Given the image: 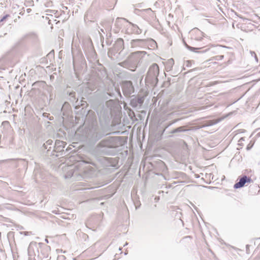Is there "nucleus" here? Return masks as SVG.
<instances>
[{"label":"nucleus","mask_w":260,"mask_h":260,"mask_svg":"<svg viewBox=\"0 0 260 260\" xmlns=\"http://www.w3.org/2000/svg\"><path fill=\"white\" fill-rule=\"evenodd\" d=\"M117 137H108L101 141L94 148V152L99 155H110L111 149L118 146Z\"/></svg>","instance_id":"obj_1"},{"label":"nucleus","mask_w":260,"mask_h":260,"mask_svg":"<svg viewBox=\"0 0 260 260\" xmlns=\"http://www.w3.org/2000/svg\"><path fill=\"white\" fill-rule=\"evenodd\" d=\"M143 53H144L143 51H136L132 53L126 60L119 63L118 65L132 71H134L137 68V62L138 61L137 55Z\"/></svg>","instance_id":"obj_2"},{"label":"nucleus","mask_w":260,"mask_h":260,"mask_svg":"<svg viewBox=\"0 0 260 260\" xmlns=\"http://www.w3.org/2000/svg\"><path fill=\"white\" fill-rule=\"evenodd\" d=\"M124 22L126 23V26H129L133 28V29L131 31H128V30H127L126 31L127 34H131L133 32H135L136 34L141 33V31L137 26V25L128 22L125 18H117L115 21V25L117 26V28L116 29H114V31L115 33H117L119 31V30L121 28L120 25L123 24Z\"/></svg>","instance_id":"obj_3"},{"label":"nucleus","mask_w":260,"mask_h":260,"mask_svg":"<svg viewBox=\"0 0 260 260\" xmlns=\"http://www.w3.org/2000/svg\"><path fill=\"white\" fill-rule=\"evenodd\" d=\"M124 22L126 23V26H129L133 28V29L131 31H128V30H127L126 31L127 34H131L133 32H135L136 34L141 33V31L137 26V25L128 22L125 18H117L115 21V25L117 26V28L116 29H114V31L115 33H117L119 31V30L121 28L120 25L123 24Z\"/></svg>","instance_id":"obj_4"},{"label":"nucleus","mask_w":260,"mask_h":260,"mask_svg":"<svg viewBox=\"0 0 260 260\" xmlns=\"http://www.w3.org/2000/svg\"><path fill=\"white\" fill-rule=\"evenodd\" d=\"M105 134L103 131L98 127H93L87 131L86 138L89 141L96 142L101 139Z\"/></svg>","instance_id":"obj_5"},{"label":"nucleus","mask_w":260,"mask_h":260,"mask_svg":"<svg viewBox=\"0 0 260 260\" xmlns=\"http://www.w3.org/2000/svg\"><path fill=\"white\" fill-rule=\"evenodd\" d=\"M159 74V68L156 63L152 64L149 68L146 79L152 82L154 80L157 81Z\"/></svg>","instance_id":"obj_6"},{"label":"nucleus","mask_w":260,"mask_h":260,"mask_svg":"<svg viewBox=\"0 0 260 260\" xmlns=\"http://www.w3.org/2000/svg\"><path fill=\"white\" fill-rule=\"evenodd\" d=\"M123 94L126 96H129L134 92V87L132 82L130 81L123 82L122 85Z\"/></svg>","instance_id":"obj_7"},{"label":"nucleus","mask_w":260,"mask_h":260,"mask_svg":"<svg viewBox=\"0 0 260 260\" xmlns=\"http://www.w3.org/2000/svg\"><path fill=\"white\" fill-rule=\"evenodd\" d=\"M252 182V180L250 178L247 177L246 176H243L239 181V182H237L234 184L235 188H241L246 183H250Z\"/></svg>","instance_id":"obj_8"},{"label":"nucleus","mask_w":260,"mask_h":260,"mask_svg":"<svg viewBox=\"0 0 260 260\" xmlns=\"http://www.w3.org/2000/svg\"><path fill=\"white\" fill-rule=\"evenodd\" d=\"M114 48L116 52L121 51L124 49V42L122 39H117L114 44Z\"/></svg>","instance_id":"obj_9"},{"label":"nucleus","mask_w":260,"mask_h":260,"mask_svg":"<svg viewBox=\"0 0 260 260\" xmlns=\"http://www.w3.org/2000/svg\"><path fill=\"white\" fill-rule=\"evenodd\" d=\"M145 42V40L143 39H136L133 40L131 41L132 47H136L138 46H141Z\"/></svg>","instance_id":"obj_10"},{"label":"nucleus","mask_w":260,"mask_h":260,"mask_svg":"<svg viewBox=\"0 0 260 260\" xmlns=\"http://www.w3.org/2000/svg\"><path fill=\"white\" fill-rule=\"evenodd\" d=\"M184 126H180V127H179L176 129H174L173 130H172L170 133L173 134H175V133H180V132H185V131H186L187 130L186 129H185L184 128Z\"/></svg>","instance_id":"obj_11"},{"label":"nucleus","mask_w":260,"mask_h":260,"mask_svg":"<svg viewBox=\"0 0 260 260\" xmlns=\"http://www.w3.org/2000/svg\"><path fill=\"white\" fill-rule=\"evenodd\" d=\"M39 257L36 255H32L30 253V251H28V260H38Z\"/></svg>","instance_id":"obj_12"},{"label":"nucleus","mask_w":260,"mask_h":260,"mask_svg":"<svg viewBox=\"0 0 260 260\" xmlns=\"http://www.w3.org/2000/svg\"><path fill=\"white\" fill-rule=\"evenodd\" d=\"M55 145L56 147H61L62 148H64V142L62 141H60L59 140H56L55 141Z\"/></svg>","instance_id":"obj_13"},{"label":"nucleus","mask_w":260,"mask_h":260,"mask_svg":"<svg viewBox=\"0 0 260 260\" xmlns=\"http://www.w3.org/2000/svg\"><path fill=\"white\" fill-rule=\"evenodd\" d=\"M223 58V55H217L213 57L214 59L216 60H222Z\"/></svg>","instance_id":"obj_14"},{"label":"nucleus","mask_w":260,"mask_h":260,"mask_svg":"<svg viewBox=\"0 0 260 260\" xmlns=\"http://www.w3.org/2000/svg\"><path fill=\"white\" fill-rule=\"evenodd\" d=\"M179 119H176L175 120H174L173 121H172V122H171L166 127V128H168L169 126H170V125H171L172 124H173V123L177 122Z\"/></svg>","instance_id":"obj_15"},{"label":"nucleus","mask_w":260,"mask_h":260,"mask_svg":"<svg viewBox=\"0 0 260 260\" xmlns=\"http://www.w3.org/2000/svg\"><path fill=\"white\" fill-rule=\"evenodd\" d=\"M186 46L191 51H195V50L196 49H198V48H194V47H190V46H189L188 45H186Z\"/></svg>","instance_id":"obj_16"},{"label":"nucleus","mask_w":260,"mask_h":260,"mask_svg":"<svg viewBox=\"0 0 260 260\" xmlns=\"http://www.w3.org/2000/svg\"><path fill=\"white\" fill-rule=\"evenodd\" d=\"M137 102H138L139 104L141 105V104H142V103H143V99H142V98H139V99H138V100H137Z\"/></svg>","instance_id":"obj_17"},{"label":"nucleus","mask_w":260,"mask_h":260,"mask_svg":"<svg viewBox=\"0 0 260 260\" xmlns=\"http://www.w3.org/2000/svg\"><path fill=\"white\" fill-rule=\"evenodd\" d=\"M53 143V141L51 140H49L46 141V145H52Z\"/></svg>","instance_id":"obj_18"},{"label":"nucleus","mask_w":260,"mask_h":260,"mask_svg":"<svg viewBox=\"0 0 260 260\" xmlns=\"http://www.w3.org/2000/svg\"><path fill=\"white\" fill-rule=\"evenodd\" d=\"M9 16V15H6L4 16L1 20L0 22H2L4 21Z\"/></svg>","instance_id":"obj_19"},{"label":"nucleus","mask_w":260,"mask_h":260,"mask_svg":"<svg viewBox=\"0 0 260 260\" xmlns=\"http://www.w3.org/2000/svg\"><path fill=\"white\" fill-rule=\"evenodd\" d=\"M101 242V240H100V241H99L96 242V243H95V244L93 245V246H98V245H99V244H100V243Z\"/></svg>","instance_id":"obj_20"},{"label":"nucleus","mask_w":260,"mask_h":260,"mask_svg":"<svg viewBox=\"0 0 260 260\" xmlns=\"http://www.w3.org/2000/svg\"><path fill=\"white\" fill-rule=\"evenodd\" d=\"M169 62L170 63H171V64H173V63H174V60H173V59H171L169 60Z\"/></svg>","instance_id":"obj_21"},{"label":"nucleus","mask_w":260,"mask_h":260,"mask_svg":"<svg viewBox=\"0 0 260 260\" xmlns=\"http://www.w3.org/2000/svg\"><path fill=\"white\" fill-rule=\"evenodd\" d=\"M190 62H191V61H187V66H189V63Z\"/></svg>","instance_id":"obj_22"},{"label":"nucleus","mask_w":260,"mask_h":260,"mask_svg":"<svg viewBox=\"0 0 260 260\" xmlns=\"http://www.w3.org/2000/svg\"><path fill=\"white\" fill-rule=\"evenodd\" d=\"M244 138H241V139H240V140L239 141V142H241V141H244Z\"/></svg>","instance_id":"obj_23"},{"label":"nucleus","mask_w":260,"mask_h":260,"mask_svg":"<svg viewBox=\"0 0 260 260\" xmlns=\"http://www.w3.org/2000/svg\"><path fill=\"white\" fill-rule=\"evenodd\" d=\"M258 136H260V131L257 134Z\"/></svg>","instance_id":"obj_24"},{"label":"nucleus","mask_w":260,"mask_h":260,"mask_svg":"<svg viewBox=\"0 0 260 260\" xmlns=\"http://www.w3.org/2000/svg\"><path fill=\"white\" fill-rule=\"evenodd\" d=\"M44 147H45V149H47V147H46V144H44Z\"/></svg>","instance_id":"obj_25"},{"label":"nucleus","mask_w":260,"mask_h":260,"mask_svg":"<svg viewBox=\"0 0 260 260\" xmlns=\"http://www.w3.org/2000/svg\"><path fill=\"white\" fill-rule=\"evenodd\" d=\"M101 31H102L103 32H104V30H103V29H101Z\"/></svg>","instance_id":"obj_26"},{"label":"nucleus","mask_w":260,"mask_h":260,"mask_svg":"<svg viewBox=\"0 0 260 260\" xmlns=\"http://www.w3.org/2000/svg\"><path fill=\"white\" fill-rule=\"evenodd\" d=\"M45 241H46V242H47V243L48 242V240H47V239H45Z\"/></svg>","instance_id":"obj_27"},{"label":"nucleus","mask_w":260,"mask_h":260,"mask_svg":"<svg viewBox=\"0 0 260 260\" xmlns=\"http://www.w3.org/2000/svg\"><path fill=\"white\" fill-rule=\"evenodd\" d=\"M118 93H119V94H120V91H119V90H118Z\"/></svg>","instance_id":"obj_28"},{"label":"nucleus","mask_w":260,"mask_h":260,"mask_svg":"<svg viewBox=\"0 0 260 260\" xmlns=\"http://www.w3.org/2000/svg\"><path fill=\"white\" fill-rule=\"evenodd\" d=\"M105 248H106V247H104L103 248H102V249H103V250H104V249H105Z\"/></svg>","instance_id":"obj_29"},{"label":"nucleus","mask_w":260,"mask_h":260,"mask_svg":"<svg viewBox=\"0 0 260 260\" xmlns=\"http://www.w3.org/2000/svg\"><path fill=\"white\" fill-rule=\"evenodd\" d=\"M127 245V243H125V244L124 246H125V245Z\"/></svg>","instance_id":"obj_30"}]
</instances>
